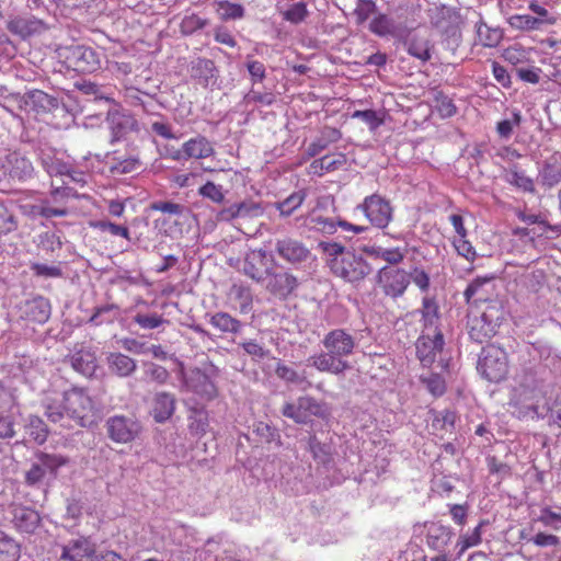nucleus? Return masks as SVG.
<instances>
[{
	"label": "nucleus",
	"mask_w": 561,
	"mask_h": 561,
	"mask_svg": "<svg viewBox=\"0 0 561 561\" xmlns=\"http://www.w3.org/2000/svg\"><path fill=\"white\" fill-rule=\"evenodd\" d=\"M322 352L308 358V365L320 373L335 376L343 375L352 367L347 360L354 355L358 345L356 336L346 329L335 328L324 334L321 340Z\"/></svg>",
	"instance_id": "1"
},
{
	"label": "nucleus",
	"mask_w": 561,
	"mask_h": 561,
	"mask_svg": "<svg viewBox=\"0 0 561 561\" xmlns=\"http://www.w3.org/2000/svg\"><path fill=\"white\" fill-rule=\"evenodd\" d=\"M319 245L328 257L327 263L332 274L345 282L357 284L371 273L370 264L344 245L336 242H320Z\"/></svg>",
	"instance_id": "2"
},
{
	"label": "nucleus",
	"mask_w": 561,
	"mask_h": 561,
	"mask_svg": "<svg viewBox=\"0 0 561 561\" xmlns=\"http://www.w3.org/2000/svg\"><path fill=\"white\" fill-rule=\"evenodd\" d=\"M67 463L61 455L38 453L35 461L24 473V482L30 488H43L57 478L58 469Z\"/></svg>",
	"instance_id": "3"
},
{
	"label": "nucleus",
	"mask_w": 561,
	"mask_h": 561,
	"mask_svg": "<svg viewBox=\"0 0 561 561\" xmlns=\"http://www.w3.org/2000/svg\"><path fill=\"white\" fill-rule=\"evenodd\" d=\"M285 417L291 419L297 424H307L311 416L328 420L331 409L324 401H318L311 396H301L296 402H286L280 410Z\"/></svg>",
	"instance_id": "4"
},
{
	"label": "nucleus",
	"mask_w": 561,
	"mask_h": 561,
	"mask_svg": "<svg viewBox=\"0 0 561 561\" xmlns=\"http://www.w3.org/2000/svg\"><path fill=\"white\" fill-rule=\"evenodd\" d=\"M65 400L68 416L66 428L87 426L93 416L94 407L92 399L82 389L72 388L69 391H65Z\"/></svg>",
	"instance_id": "5"
},
{
	"label": "nucleus",
	"mask_w": 561,
	"mask_h": 561,
	"mask_svg": "<svg viewBox=\"0 0 561 561\" xmlns=\"http://www.w3.org/2000/svg\"><path fill=\"white\" fill-rule=\"evenodd\" d=\"M105 430L114 443L128 444L140 435L142 426L134 415L117 414L106 420Z\"/></svg>",
	"instance_id": "6"
},
{
	"label": "nucleus",
	"mask_w": 561,
	"mask_h": 561,
	"mask_svg": "<svg viewBox=\"0 0 561 561\" xmlns=\"http://www.w3.org/2000/svg\"><path fill=\"white\" fill-rule=\"evenodd\" d=\"M61 55L67 67L78 72H94L101 67L98 51L89 46H68L64 48Z\"/></svg>",
	"instance_id": "7"
},
{
	"label": "nucleus",
	"mask_w": 561,
	"mask_h": 561,
	"mask_svg": "<svg viewBox=\"0 0 561 561\" xmlns=\"http://www.w3.org/2000/svg\"><path fill=\"white\" fill-rule=\"evenodd\" d=\"M273 266L274 259L265 250H251L243 259L241 272L257 284H263Z\"/></svg>",
	"instance_id": "8"
},
{
	"label": "nucleus",
	"mask_w": 561,
	"mask_h": 561,
	"mask_svg": "<svg viewBox=\"0 0 561 561\" xmlns=\"http://www.w3.org/2000/svg\"><path fill=\"white\" fill-rule=\"evenodd\" d=\"M358 208L365 214L370 224L383 229L392 220V207L386 198L378 194L365 197Z\"/></svg>",
	"instance_id": "9"
},
{
	"label": "nucleus",
	"mask_w": 561,
	"mask_h": 561,
	"mask_svg": "<svg viewBox=\"0 0 561 561\" xmlns=\"http://www.w3.org/2000/svg\"><path fill=\"white\" fill-rule=\"evenodd\" d=\"M378 282L387 296L398 298L404 294L410 277L404 270L382 267L378 273Z\"/></svg>",
	"instance_id": "10"
},
{
	"label": "nucleus",
	"mask_w": 561,
	"mask_h": 561,
	"mask_svg": "<svg viewBox=\"0 0 561 561\" xmlns=\"http://www.w3.org/2000/svg\"><path fill=\"white\" fill-rule=\"evenodd\" d=\"M490 283V276H478L467 286L463 296L469 309L485 311L491 309V291L486 288Z\"/></svg>",
	"instance_id": "11"
},
{
	"label": "nucleus",
	"mask_w": 561,
	"mask_h": 561,
	"mask_svg": "<svg viewBox=\"0 0 561 561\" xmlns=\"http://www.w3.org/2000/svg\"><path fill=\"white\" fill-rule=\"evenodd\" d=\"M183 387L205 400L217 397V387L211 378L199 368L192 369L183 375Z\"/></svg>",
	"instance_id": "12"
},
{
	"label": "nucleus",
	"mask_w": 561,
	"mask_h": 561,
	"mask_svg": "<svg viewBox=\"0 0 561 561\" xmlns=\"http://www.w3.org/2000/svg\"><path fill=\"white\" fill-rule=\"evenodd\" d=\"M18 309L22 319L39 324L48 321L51 313L49 300L39 295L21 301Z\"/></svg>",
	"instance_id": "13"
},
{
	"label": "nucleus",
	"mask_w": 561,
	"mask_h": 561,
	"mask_svg": "<svg viewBox=\"0 0 561 561\" xmlns=\"http://www.w3.org/2000/svg\"><path fill=\"white\" fill-rule=\"evenodd\" d=\"M262 285L274 297L286 299L298 286V280L291 273L274 272L272 268Z\"/></svg>",
	"instance_id": "14"
},
{
	"label": "nucleus",
	"mask_w": 561,
	"mask_h": 561,
	"mask_svg": "<svg viewBox=\"0 0 561 561\" xmlns=\"http://www.w3.org/2000/svg\"><path fill=\"white\" fill-rule=\"evenodd\" d=\"M398 39L403 45L405 51L422 64H426L432 58L431 50L433 46L427 36L408 32L405 35L400 33Z\"/></svg>",
	"instance_id": "15"
},
{
	"label": "nucleus",
	"mask_w": 561,
	"mask_h": 561,
	"mask_svg": "<svg viewBox=\"0 0 561 561\" xmlns=\"http://www.w3.org/2000/svg\"><path fill=\"white\" fill-rule=\"evenodd\" d=\"M467 328L469 336L478 344H489L491 324L489 320V311L468 309Z\"/></svg>",
	"instance_id": "16"
},
{
	"label": "nucleus",
	"mask_w": 561,
	"mask_h": 561,
	"mask_svg": "<svg viewBox=\"0 0 561 561\" xmlns=\"http://www.w3.org/2000/svg\"><path fill=\"white\" fill-rule=\"evenodd\" d=\"M95 545L87 537L69 540L62 546L60 560L62 561H93Z\"/></svg>",
	"instance_id": "17"
},
{
	"label": "nucleus",
	"mask_w": 561,
	"mask_h": 561,
	"mask_svg": "<svg viewBox=\"0 0 561 561\" xmlns=\"http://www.w3.org/2000/svg\"><path fill=\"white\" fill-rule=\"evenodd\" d=\"M190 76L203 88L213 89L219 78V70L213 60L198 57L191 62Z\"/></svg>",
	"instance_id": "18"
},
{
	"label": "nucleus",
	"mask_w": 561,
	"mask_h": 561,
	"mask_svg": "<svg viewBox=\"0 0 561 561\" xmlns=\"http://www.w3.org/2000/svg\"><path fill=\"white\" fill-rule=\"evenodd\" d=\"M106 121L111 129L112 144L124 139L130 133L139 130L137 119L130 114L122 113L119 111L110 112Z\"/></svg>",
	"instance_id": "19"
},
{
	"label": "nucleus",
	"mask_w": 561,
	"mask_h": 561,
	"mask_svg": "<svg viewBox=\"0 0 561 561\" xmlns=\"http://www.w3.org/2000/svg\"><path fill=\"white\" fill-rule=\"evenodd\" d=\"M21 412L14 399L0 403V439H10L16 435Z\"/></svg>",
	"instance_id": "20"
},
{
	"label": "nucleus",
	"mask_w": 561,
	"mask_h": 561,
	"mask_svg": "<svg viewBox=\"0 0 561 561\" xmlns=\"http://www.w3.org/2000/svg\"><path fill=\"white\" fill-rule=\"evenodd\" d=\"M276 253L290 264H298L307 261L310 250L299 240L293 238L278 239L275 243Z\"/></svg>",
	"instance_id": "21"
},
{
	"label": "nucleus",
	"mask_w": 561,
	"mask_h": 561,
	"mask_svg": "<svg viewBox=\"0 0 561 561\" xmlns=\"http://www.w3.org/2000/svg\"><path fill=\"white\" fill-rule=\"evenodd\" d=\"M416 355L424 366H430L434 363L437 353L442 352L444 347V336L442 332L436 331L433 336L422 334L415 344Z\"/></svg>",
	"instance_id": "22"
},
{
	"label": "nucleus",
	"mask_w": 561,
	"mask_h": 561,
	"mask_svg": "<svg viewBox=\"0 0 561 561\" xmlns=\"http://www.w3.org/2000/svg\"><path fill=\"white\" fill-rule=\"evenodd\" d=\"M12 98L18 102L19 108L22 110L23 107H31L37 113L49 112L50 110L58 106V101L56 98L41 90H33L25 96L16 94L12 95Z\"/></svg>",
	"instance_id": "23"
},
{
	"label": "nucleus",
	"mask_w": 561,
	"mask_h": 561,
	"mask_svg": "<svg viewBox=\"0 0 561 561\" xmlns=\"http://www.w3.org/2000/svg\"><path fill=\"white\" fill-rule=\"evenodd\" d=\"M7 28L10 33L26 39L44 32L46 25L42 20L34 16H15L8 21Z\"/></svg>",
	"instance_id": "24"
},
{
	"label": "nucleus",
	"mask_w": 561,
	"mask_h": 561,
	"mask_svg": "<svg viewBox=\"0 0 561 561\" xmlns=\"http://www.w3.org/2000/svg\"><path fill=\"white\" fill-rule=\"evenodd\" d=\"M518 401L527 410L524 412L525 415L531 412L534 415L539 416L540 409L550 410L546 393L539 387H524L518 394Z\"/></svg>",
	"instance_id": "25"
},
{
	"label": "nucleus",
	"mask_w": 561,
	"mask_h": 561,
	"mask_svg": "<svg viewBox=\"0 0 561 561\" xmlns=\"http://www.w3.org/2000/svg\"><path fill=\"white\" fill-rule=\"evenodd\" d=\"M10 514L15 528L22 533L32 534L38 527L41 518L38 513L27 506L11 505Z\"/></svg>",
	"instance_id": "26"
},
{
	"label": "nucleus",
	"mask_w": 561,
	"mask_h": 561,
	"mask_svg": "<svg viewBox=\"0 0 561 561\" xmlns=\"http://www.w3.org/2000/svg\"><path fill=\"white\" fill-rule=\"evenodd\" d=\"M43 407L45 409V414L50 422L58 423L61 427L66 428L68 416L65 392L46 396L43 401Z\"/></svg>",
	"instance_id": "27"
},
{
	"label": "nucleus",
	"mask_w": 561,
	"mask_h": 561,
	"mask_svg": "<svg viewBox=\"0 0 561 561\" xmlns=\"http://www.w3.org/2000/svg\"><path fill=\"white\" fill-rule=\"evenodd\" d=\"M176 399L174 394L160 391L152 399L151 415L157 423H164L175 411Z\"/></svg>",
	"instance_id": "28"
},
{
	"label": "nucleus",
	"mask_w": 561,
	"mask_h": 561,
	"mask_svg": "<svg viewBox=\"0 0 561 561\" xmlns=\"http://www.w3.org/2000/svg\"><path fill=\"white\" fill-rule=\"evenodd\" d=\"M108 370L122 378L131 376L137 369V362L121 352H112L106 356Z\"/></svg>",
	"instance_id": "29"
},
{
	"label": "nucleus",
	"mask_w": 561,
	"mask_h": 561,
	"mask_svg": "<svg viewBox=\"0 0 561 561\" xmlns=\"http://www.w3.org/2000/svg\"><path fill=\"white\" fill-rule=\"evenodd\" d=\"M539 179L542 186L552 188L561 182V154L553 153L543 163Z\"/></svg>",
	"instance_id": "30"
},
{
	"label": "nucleus",
	"mask_w": 561,
	"mask_h": 561,
	"mask_svg": "<svg viewBox=\"0 0 561 561\" xmlns=\"http://www.w3.org/2000/svg\"><path fill=\"white\" fill-rule=\"evenodd\" d=\"M207 317H209L211 327L221 334L237 335L243 329V323L228 312L218 311L213 314H207Z\"/></svg>",
	"instance_id": "31"
},
{
	"label": "nucleus",
	"mask_w": 561,
	"mask_h": 561,
	"mask_svg": "<svg viewBox=\"0 0 561 561\" xmlns=\"http://www.w3.org/2000/svg\"><path fill=\"white\" fill-rule=\"evenodd\" d=\"M182 152L187 159H204L211 157L215 153V149L206 137L197 136L183 144Z\"/></svg>",
	"instance_id": "32"
},
{
	"label": "nucleus",
	"mask_w": 561,
	"mask_h": 561,
	"mask_svg": "<svg viewBox=\"0 0 561 561\" xmlns=\"http://www.w3.org/2000/svg\"><path fill=\"white\" fill-rule=\"evenodd\" d=\"M451 535L449 527L439 523H432L427 527L426 541L432 549L443 551L450 542Z\"/></svg>",
	"instance_id": "33"
},
{
	"label": "nucleus",
	"mask_w": 561,
	"mask_h": 561,
	"mask_svg": "<svg viewBox=\"0 0 561 561\" xmlns=\"http://www.w3.org/2000/svg\"><path fill=\"white\" fill-rule=\"evenodd\" d=\"M342 137L339 129L325 127L320 137L313 140L307 148L306 153L308 157H316L325 150L331 144L337 142Z\"/></svg>",
	"instance_id": "34"
},
{
	"label": "nucleus",
	"mask_w": 561,
	"mask_h": 561,
	"mask_svg": "<svg viewBox=\"0 0 561 561\" xmlns=\"http://www.w3.org/2000/svg\"><path fill=\"white\" fill-rule=\"evenodd\" d=\"M276 376L287 383H293L295 386L301 387V389H307L311 386V382L307 379L304 371H298L291 366H287L282 362H278L275 368Z\"/></svg>",
	"instance_id": "35"
},
{
	"label": "nucleus",
	"mask_w": 561,
	"mask_h": 561,
	"mask_svg": "<svg viewBox=\"0 0 561 561\" xmlns=\"http://www.w3.org/2000/svg\"><path fill=\"white\" fill-rule=\"evenodd\" d=\"M69 360L71 367L83 376H92L96 369L95 356L89 351H79Z\"/></svg>",
	"instance_id": "36"
},
{
	"label": "nucleus",
	"mask_w": 561,
	"mask_h": 561,
	"mask_svg": "<svg viewBox=\"0 0 561 561\" xmlns=\"http://www.w3.org/2000/svg\"><path fill=\"white\" fill-rule=\"evenodd\" d=\"M39 160L45 171L50 176H64L68 172V163L58 159L51 150H42L39 152Z\"/></svg>",
	"instance_id": "37"
},
{
	"label": "nucleus",
	"mask_w": 561,
	"mask_h": 561,
	"mask_svg": "<svg viewBox=\"0 0 561 561\" xmlns=\"http://www.w3.org/2000/svg\"><path fill=\"white\" fill-rule=\"evenodd\" d=\"M305 198L306 193L304 191H297L285 199L276 202L274 207L279 211L280 216L288 217L302 205Z\"/></svg>",
	"instance_id": "38"
},
{
	"label": "nucleus",
	"mask_w": 561,
	"mask_h": 561,
	"mask_svg": "<svg viewBox=\"0 0 561 561\" xmlns=\"http://www.w3.org/2000/svg\"><path fill=\"white\" fill-rule=\"evenodd\" d=\"M505 180L523 192H535V184L533 179L527 176L524 171H519L516 167L505 171Z\"/></svg>",
	"instance_id": "39"
},
{
	"label": "nucleus",
	"mask_w": 561,
	"mask_h": 561,
	"mask_svg": "<svg viewBox=\"0 0 561 561\" xmlns=\"http://www.w3.org/2000/svg\"><path fill=\"white\" fill-rule=\"evenodd\" d=\"M133 321L145 330L159 329L165 324H170L168 319L157 312H137L133 317Z\"/></svg>",
	"instance_id": "40"
},
{
	"label": "nucleus",
	"mask_w": 561,
	"mask_h": 561,
	"mask_svg": "<svg viewBox=\"0 0 561 561\" xmlns=\"http://www.w3.org/2000/svg\"><path fill=\"white\" fill-rule=\"evenodd\" d=\"M370 31L378 36L392 35L399 38L393 20L385 14H379L370 22Z\"/></svg>",
	"instance_id": "41"
},
{
	"label": "nucleus",
	"mask_w": 561,
	"mask_h": 561,
	"mask_svg": "<svg viewBox=\"0 0 561 561\" xmlns=\"http://www.w3.org/2000/svg\"><path fill=\"white\" fill-rule=\"evenodd\" d=\"M25 430L28 436L38 444H43L47 439L46 424L36 415L28 416Z\"/></svg>",
	"instance_id": "42"
},
{
	"label": "nucleus",
	"mask_w": 561,
	"mask_h": 561,
	"mask_svg": "<svg viewBox=\"0 0 561 561\" xmlns=\"http://www.w3.org/2000/svg\"><path fill=\"white\" fill-rule=\"evenodd\" d=\"M230 295L239 301L240 304V311L242 313H247L253 302L252 291L250 287L243 285V284H233L230 288Z\"/></svg>",
	"instance_id": "43"
},
{
	"label": "nucleus",
	"mask_w": 561,
	"mask_h": 561,
	"mask_svg": "<svg viewBox=\"0 0 561 561\" xmlns=\"http://www.w3.org/2000/svg\"><path fill=\"white\" fill-rule=\"evenodd\" d=\"M19 558V545L12 538L0 533V561H18Z\"/></svg>",
	"instance_id": "44"
},
{
	"label": "nucleus",
	"mask_w": 561,
	"mask_h": 561,
	"mask_svg": "<svg viewBox=\"0 0 561 561\" xmlns=\"http://www.w3.org/2000/svg\"><path fill=\"white\" fill-rule=\"evenodd\" d=\"M308 449L318 462L328 463L331 459L329 446L321 443L316 435L309 437Z\"/></svg>",
	"instance_id": "45"
},
{
	"label": "nucleus",
	"mask_w": 561,
	"mask_h": 561,
	"mask_svg": "<svg viewBox=\"0 0 561 561\" xmlns=\"http://www.w3.org/2000/svg\"><path fill=\"white\" fill-rule=\"evenodd\" d=\"M198 195L203 198L209 199L215 204H221L225 201V193L222 185L216 184L213 181H207L198 188Z\"/></svg>",
	"instance_id": "46"
},
{
	"label": "nucleus",
	"mask_w": 561,
	"mask_h": 561,
	"mask_svg": "<svg viewBox=\"0 0 561 561\" xmlns=\"http://www.w3.org/2000/svg\"><path fill=\"white\" fill-rule=\"evenodd\" d=\"M34 168L32 162L25 157H15L12 162L10 174L19 180H26L32 176Z\"/></svg>",
	"instance_id": "47"
},
{
	"label": "nucleus",
	"mask_w": 561,
	"mask_h": 561,
	"mask_svg": "<svg viewBox=\"0 0 561 561\" xmlns=\"http://www.w3.org/2000/svg\"><path fill=\"white\" fill-rule=\"evenodd\" d=\"M510 24L522 31H535L540 28L542 20L528 14H516L511 16Z\"/></svg>",
	"instance_id": "48"
},
{
	"label": "nucleus",
	"mask_w": 561,
	"mask_h": 561,
	"mask_svg": "<svg viewBox=\"0 0 561 561\" xmlns=\"http://www.w3.org/2000/svg\"><path fill=\"white\" fill-rule=\"evenodd\" d=\"M91 226L102 232H108L115 237H122L126 240L130 239L129 229L126 226L117 225L108 220H98L91 222Z\"/></svg>",
	"instance_id": "49"
},
{
	"label": "nucleus",
	"mask_w": 561,
	"mask_h": 561,
	"mask_svg": "<svg viewBox=\"0 0 561 561\" xmlns=\"http://www.w3.org/2000/svg\"><path fill=\"white\" fill-rule=\"evenodd\" d=\"M142 96L152 99L149 94L142 93L136 88H127L125 91V98L130 105L140 106L145 112L150 113L153 103L152 101H146Z\"/></svg>",
	"instance_id": "50"
},
{
	"label": "nucleus",
	"mask_w": 561,
	"mask_h": 561,
	"mask_svg": "<svg viewBox=\"0 0 561 561\" xmlns=\"http://www.w3.org/2000/svg\"><path fill=\"white\" fill-rule=\"evenodd\" d=\"M284 20L293 23L299 24L308 16L309 12L307 9V4L304 1L295 2L283 13Z\"/></svg>",
	"instance_id": "51"
},
{
	"label": "nucleus",
	"mask_w": 561,
	"mask_h": 561,
	"mask_svg": "<svg viewBox=\"0 0 561 561\" xmlns=\"http://www.w3.org/2000/svg\"><path fill=\"white\" fill-rule=\"evenodd\" d=\"M151 210L168 214L170 216H182L186 210V207L182 204L170 202V201H156L149 206Z\"/></svg>",
	"instance_id": "52"
},
{
	"label": "nucleus",
	"mask_w": 561,
	"mask_h": 561,
	"mask_svg": "<svg viewBox=\"0 0 561 561\" xmlns=\"http://www.w3.org/2000/svg\"><path fill=\"white\" fill-rule=\"evenodd\" d=\"M208 24L207 20L202 19L197 14H190L182 19L180 30L183 35H192L198 30L204 28Z\"/></svg>",
	"instance_id": "53"
},
{
	"label": "nucleus",
	"mask_w": 561,
	"mask_h": 561,
	"mask_svg": "<svg viewBox=\"0 0 561 561\" xmlns=\"http://www.w3.org/2000/svg\"><path fill=\"white\" fill-rule=\"evenodd\" d=\"M522 122L519 112H514L511 118L503 119L496 124V133L503 139H508L515 127H518Z\"/></svg>",
	"instance_id": "54"
},
{
	"label": "nucleus",
	"mask_w": 561,
	"mask_h": 561,
	"mask_svg": "<svg viewBox=\"0 0 561 561\" xmlns=\"http://www.w3.org/2000/svg\"><path fill=\"white\" fill-rule=\"evenodd\" d=\"M30 270L37 277L59 278L62 276V270L59 265H48L44 263H31Z\"/></svg>",
	"instance_id": "55"
},
{
	"label": "nucleus",
	"mask_w": 561,
	"mask_h": 561,
	"mask_svg": "<svg viewBox=\"0 0 561 561\" xmlns=\"http://www.w3.org/2000/svg\"><path fill=\"white\" fill-rule=\"evenodd\" d=\"M239 219H251L263 215L262 206L253 201L237 203Z\"/></svg>",
	"instance_id": "56"
},
{
	"label": "nucleus",
	"mask_w": 561,
	"mask_h": 561,
	"mask_svg": "<svg viewBox=\"0 0 561 561\" xmlns=\"http://www.w3.org/2000/svg\"><path fill=\"white\" fill-rule=\"evenodd\" d=\"M18 229L15 216L0 203V234H7Z\"/></svg>",
	"instance_id": "57"
},
{
	"label": "nucleus",
	"mask_w": 561,
	"mask_h": 561,
	"mask_svg": "<svg viewBox=\"0 0 561 561\" xmlns=\"http://www.w3.org/2000/svg\"><path fill=\"white\" fill-rule=\"evenodd\" d=\"M457 415L454 411L445 410L442 414L437 415L433 421V427L436 430L453 432Z\"/></svg>",
	"instance_id": "58"
},
{
	"label": "nucleus",
	"mask_w": 561,
	"mask_h": 561,
	"mask_svg": "<svg viewBox=\"0 0 561 561\" xmlns=\"http://www.w3.org/2000/svg\"><path fill=\"white\" fill-rule=\"evenodd\" d=\"M141 167L142 163L138 157H129L123 160H118L112 167V171L118 174H127L139 171Z\"/></svg>",
	"instance_id": "59"
},
{
	"label": "nucleus",
	"mask_w": 561,
	"mask_h": 561,
	"mask_svg": "<svg viewBox=\"0 0 561 561\" xmlns=\"http://www.w3.org/2000/svg\"><path fill=\"white\" fill-rule=\"evenodd\" d=\"M239 345L243 348L244 353L253 359H263L270 355V351L264 348V346L255 340H244L239 343Z\"/></svg>",
	"instance_id": "60"
},
{
	"label": "nucleus",
	"mask_w": 561,
	"mask_h": 561,
	"mask_svg": "<svg viewBox=\"0 0 561 561\" xmlns=\"http://www.w3.org/2000/svg\"><path fill=\"white\" fill-rule=\"evenodd\" d=\"M308 227L310 229L324 232V233H333L335 232V224L332 219L323 217V216H310L308 218Z\"/></svg>",
	"instance_id": "61"
},
{
	"label": "nucleus",
	"mask_w": 561,
	"mask_h": 561,
	"mask_svg": "<svg viewBox=\"0 0 561 561\" xmlns=\"http://www.w3.org/2000/svg\"><path fill=\"white\" fill-rule=\"evenodd\" d=\"M208 426L207 415L204 411H194V414L190 416V430L196 435H203Z\"/></svg>",
	"instance_id": "62"
},
{
	"label": "nucleus",
	"mask_w": 561,
	"mask_h": 561,
	"mask_svg": "<svg viewBox=\"0 0 561 561\" xmlns=\"http://www.w3.org/2000/svg\"><path fill=\"white\" fill-rule=\"evenodd\" d=\"M321 164L323 165L325 172H332L341 169L346 164V157L342 152L327 154L321 158Z\"/></svg>",
	"instance_id": "63"
},
{
	"label": "nucleus",
	"mask_w": 561,
	"mask_h": 561,
	"mask_svg": "<svg viewBox=\"0 0 561 561\" xmlns=\"http://www.w3.org/2000/svg\"><path fill=\"white\" fill-rule=\"evenodd\" d=\"M538 520L547 527H551L554 530L561 529V514L551 511L550 508H543L541 511Z\"/></svg>",
	"instance_id": "64"
}]
</instances>
